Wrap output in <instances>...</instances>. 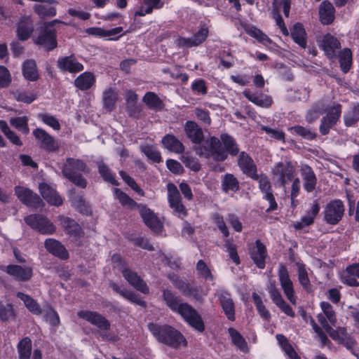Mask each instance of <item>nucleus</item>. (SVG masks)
<instances>
[{
	"instance_id": "nucleus-56",
	"label": "nucleus",
	"mask_w": 359,
	"mask_h": 359,
	"mask_svg": "<svg viewBox=\"0 0 359 359\" xmlns=\"http://www.w3.org/2000/svg\"><path fill=\"white\" fill-rule=\"evenodd\" d=\"M181 161L186 167L190 168L193 171L197 172L201 169V164L194 157L184 154L182 156Z\"/></svg>"
},
{
	"instance_id": "nucleus-16",
	"label": "nucleus",
	"mask_w": 359,
	"mask_h": 359,
	"mask_svg": "<svg viewBox=\"0 0 359 359\" xmlns=\"http://www.w3.org/2000/svg\"><path fill=\"white\" fill-rule=\"evenodd\" d=\"M57 66L61 71L72 74L78 73L83 69V65L74 55L60 57L57 60Z\"/></svg>"
},
{
	"instance_id": "nucleus-62",
	"label": "nucleus",
	"mask_w": 359,
	"mask_h": 359,
	"mask_svg": "<svg viewBox=\"0 0 359 359\" xmlns=\"http://www.w3.org/2000/svg\"><path fill=\"white\" fill-rule=\"evenodd\" d=\"M320 307L330 323L334 325L337 319L332 306L328 302H323L320 304Z\"/></svg>"
},
{
	"instance_id": "nucleus-28",
	"label": "nucleus",
	"mask_w": 359,
	"mask_h": 359,
	"mask_svg": "<svg viewBox=\"0 0 359 359\" xmlns=\"http://www.w3.org/2000/svg\"><path fill=\"white\" fill-rule=\"evenodd\" d=\"M123 276L129 283L130 285L134 287L138 291L143 294H148L149 287L145 282L137 274V273L131 271L130 269L124 273Z\"/></svg>"
},
{
	"instance_id": "nucleus-49",
	"label": "nucleus",
	"mask_w": 359,
	"mask_h": 359,
	"mask_svg": "<svg viewBox=\"0 0 359 359\" xmlns=\"http://www.w3.org/2000/svg\"><path fill=\"white\" fill-rule=\"evenodd\" d=\"M359 121V104L353 105L351 111L344 116V123L346 126H355Z\"/></svg>"
},
{
	"instance_id": "nucleus-32",
	"label": "nucleus",
	"mask_w": 359,
	"mask_h": 359,
	"mask_svg": "<svg viewBox=\"0 0 359 359\" xmlns=\"http://www.w3.org/2000/svg\"><path fill=\"white\" fill-rule=\"evenodd\" d=\"M58 219L62 226L69 235L74 237L80 236L82 232L81 228L75 220L63 215H60Z\"/></svg>"
},
{
	"instance_id": "nucleus-2",
	"label": "nucleus",
	"mask_w": 359,
	"mask_h": 359,
	"mask_svg": "<svg viewBox=\"0 0 359 359\" xmlns=\"http://www.w3.org/2000/svg\"><path fill=\"white\" fill-rule=\"evenodd\" d=\"M148 329L159 342L170 347L177 348L182 344L186 345L184 336L171 326L149 323Z\"/></svg>"
},
{
	"instance_id": "nucleus-19",
	"label": "nucleus",
	"mask_w": 359,
	"mask_h": 359,
	"mask_svg": "<svg viewBox=\"0 0 359 359\" xmlns=\"http://www.w3.org/2000/svg\"><path fill=\"white\" fill-rule=\"evenodd\" d=\"M218 297L221 306L229 320H235V305L229 293L221 290L218 292Z\"/></svg>"
},
{
	"instance_id": "nucleus-24",
	"label": "nucleus",
	"mask_w": 359,
	"mask_h": 359,
	"mask_svg": "<svg viewBox=\"0 0 359 359\" xmlns=\"http://www.w3.org/2000/svg\"><path fill=\"white\" fill-rule=\"evenodd\" d=\"M39 190L43 198L50 204L59 206L62 204V199L57 192L46 183L40 184Z\"/></svg>"
},
{
	"instance_id": "nucleus-63",
	"label": "nucleus",
	"mask_w": 359,
	"mask_h": 359,
	"mask_svg": "<svg viewBox=\"0 0 359 359\" xmlns=\"http://www.w3.org/2000/svg\"><path fill=\"white\" fill-rule=\"evenodd\" d=\"M143 102H145L150 108H156L161 104L158 97L152 92L147 93L143 97Z\"/></svg>"
},
{
	"instance_id": "nucleus-1",
	"label": "nucleus",
	"mask_w": 359,
	"mask_h": 359,
	"mask_svg": "<svg viewBox=\"0 0 359 359\" xmlns=\"http://www.w3.org/2000/svg\"><path fill=\"white\" fill-rule=\"evenodd\" d=\"M196 154L200 156L209 158H212L216 161H224L229 154L236 156L239 149L234 139L227 134L221 135V141L215 137L210 138L209 143L196 146L194 148Z\"/></svg>"
},
{
	"instance_id": "nucleus-26",
	"label": "nucleus",
	"mask_w": 359,
	"mask_h": 359,
	"mask_svg": "<svg viewBox=\"0 0 359 359\" xmlns=\"http://www.w3.org/2000/svg\"><path fill=\"white\" fill-rule=\"evenodd\" d=\"M109 286L114 291L119 294L121 296H122L127 300L133 303H135L137 305H140L141 306H146V302L143 299H142V298L138 294H135V292L128 290L126 288H122L114 282H111L109 283Z\"/></svg>"
},
{
	"instance_id": "nucleus-6",
	"label": "nucleus",
	"mask_w": 359,
	"mask_h": 359,
	"mask_svg": "<svg viewBox=\"0 0 359 359\" xmlns=\"http://www.w3.org/2000/svg\"><path fill=\"white\" fill-rule=\"evenodd\" d=\"M177 313L180 314L190 326L198 332H203L205 330V325L201 316L190 304L184 302Z\"/></svg>"
},
{
	"instance_id": "nucleus-17",
	"label": "nucleus",
	"mask_w": 359,
	"mask_h": 359,
	"mask_svg": "<svg viewBox=\"0 0 359 359\" xmlns=\"http://www.w3.org/2000/svg\"><path fill=\"white\" fill-rule=\"evenodd\" d=\"M300 173L303 180L304 189L307 192H312L316 187L317 178L313 169L306 164L300 167Z\"/></svg>"
},
{
	"instance_id": "nucleus-36",
	"label": "nucleus",
	"mask_w": 359,
	"mask_h": 359,
	"mask_svg": "<svg viewBox=\"0 0 359 359\" xmlns=\"http://www.w3.org/2000/svg\"><path fill=\"white\" fill-rule=\"evenodd\" d=\"M222 189L226 194L235 193L240 189L239 182L233 174L227 173L222 177Z\"/></svg>"
},
{
	"instance_id": "nucleus-11",
	"label": "nucleus",
	"mask_w": 359,
	"mask_h": 359,
	"mask_svg": "<svg viewBox=\"0 0 359 359\" xmlns=\"http://www.w3.org/2000/svg\"><path fill=\"white\" fill-rule=\"evenodd\" d=\"M137 209L144 224L153 231L156 233L161 232L163 224L153 210L143 204H140Z\"/></svg>"
},
{
	"instance_id": "nucleus-21",
	"label": "nucleus",
	"mask_w": 359,
	"mask_h": 359,
	"mask_svg": "<svg viewBox=\"0 0 359 359\" xmlns=\"http://www.w3.org/2000/svg\"><path fill=\"white\" fill-rule=\"evenodd\" d=\"M320 47L329 58H333L336 55V50L341 48V43L336 37L327 34L323 38Z\"/></svg>"
},
{
	"instance_id": "nucleus-37",
	"label": "nucleus",
	"mask_w": 359,
	"mask_h": 359,
	"mask_svg": "<svg viewBox=\"0 0 359 359\" xmlns=\"http://www.w3.org/2000/svg\"><path fill=\"white\" fill-rule=\"evenodd\" d=\"M95 81V78L91 72H86L79 75L74 81V85L81 90L91 88Z\"/></svg>"
},
{
	"instance_id": "nucleus-51",
	"label": "nucleus",
	"mask_w": 359,
	"mask_h": 359,
	"mask_svg": "<svg viewBox=\"0 0 359 359\" xmlns=\"http://www.w3.org/2000/svg\"><path fill=\"white\" fill-rule=\"evenodd\" d=\"M13 97L18 102L30 104L36 99V95L27 93L21 90H15L11 92Z\"/></svg>"
},
{
	"instance_id": "nucleus-25",
	"label": "nucleus",
	"mask_w": 359,
	"mask_h": 359,
	"mask_svg": "<svg viewBox=\"0 0 359 359\" xmlns=\"http://www.w3.org/2000/svg\"><path fill=\"white\" fill-rule=\"evenodd\" d=\"M320 205L317 201H314L311 208L306 211L305 215L302 218L301 221L296 222L294 226L296 229H302L305 226H308L314 222V219L319 213Z\"/></svg>"
},
{
	"instance_id": "nucleus-9",
	"label": "nucleus",
	"mask_w": 359,
	"mask_h": 359,
	"mask_svg": "<svg viewBox=\"0 0 359 359\" xmlns=\"http://www.w3.org/2000/svg\"><path fill=\"white\" fill-rule=\"evenodd\" d=\"M33 135L37 141L39 147L48 152H56L59 150L58 141L42 128L33 130Z\"/></svg>"
},
{
	"instance_id": "nucleus-23",
	"label": "nucleus",
	"mask_w": 359,
	"mask_h": 359,
	"mask_svg": "<svg viewBox=\"0 0 359 359\" xmlns=\"http://www.w3.org/2000/svg\"><path fill=\"white\" fill-rule=\"evenodd\" d=\"M208 35V29L202 27L191 38H180L178 45L180 46L192 47L201 44Z\"/></svg>"
},
{
	"instance_id": "nucleus-57",
	"label": "nucleus",
	"mask_w": 359,
	"mask_h": 359,
	"mask_svg": "<svg viewBox=\"0 0 359 359\" xmlns=\"http://www.w3.org/2000/svg\"><path fill=\"white\" fill-rule=\"evenodd\" d=\"M98 170L100 175L103 177V179L112 184L116 185V181L113 176L112 173L111 172V170L109 169V168L104 163H100L98 165Z\"/></svg>"
},
{
	"instance_id": "nucleus-13",
	"label": "nucleus",
	"mask_w": 359,
	"mask_h": 359,
	"mask_svg": "<svg viewBox=\"0 0 359 359\" xmlns=\"http://www.w3.org/2000/svg\"><path fill=\"white\" fill-rule=\"evenodd\" d=\"M15 193L18 199L29 207L39 208L43 203L41 198L29 189L16 187L15 188Z\"/></svg>"
},
{
	"instance_id": "nucleus-52",
	"label": "nucleus",
	"mask_w": 359,
	"mask_h": 359,
	"mask_svg": "<svg viewBox=\"0 0 359 359\" xmlns=\"http://www.w3.org/2000/svg\"><path fill=\"white\" fill-rule=\"evenodd\" d=\"M252 299L255 304L256 308L260 316L266 320H269L271 318L269 311L264 305L261 297L257 294H252Z\"/></svg>"
},
{
	"instance_id": "nucleus-10",
	"label": "nucleus",
	"mask_w": 359,
	"mask_h": 359,
	"mask_svg": "<svg viewBox=\"0 0 359 359\" xmlns=\"http://www.w3.org/2000/svg\"><path fill=\"white\" fill-rule=\"evenodd\" d=\"M251 178L258 181L259 187L262 193L264 194V199L268 201L270 204L269 207L266 209V212H271L276 210L278 205L273 194L271 182L268 177L264 174L259 175L256 173V176Z\"/></svg>"
},
{
	"instance_id": "nucleus-50",
	"label": "nucleus",
	"mask_w": 359,
	"mask_h": 359,
	"mask_svg": "<svg viewBox=\"0 0 359 359\" xmlns=\"http://www.w3.org/2000/svg\"><path fill=\"white\" fill-rule=\"evenodd\" d=\"M298 279L301 285L307 292H311L312 291V287L310 283L308 273L304 265H300L298 267Z\"/></svg>"
},
{
	"instance_id": "nucleus-33",
	"label": "nucleus",
	"mask_w": 359,
	"mask_h": 359,
	"mask_svg": "<svg viewBox=\"0 0 359 359\" xmlns=\"http://www.w3.org/2000/svg\"><path fill=\"white\" fill-rule=\"evenodd\" d=\"M251 258L259 269L265 267V259L267 256L265 245L260 241H256V248L251 252Z\"/></svg>"
},
{
	"instance_id": "nucleus-35",
	"label": "nucleus",
	"mask_w": 359,
	"mask_h": 359,
	"mask_svg": "<svg viewBox=\"0 0 359 359\" xmlns=\"http://www.w3.org/2000/svg\"><path fill=\"white\" fill-rule=\"evenodd\" d=\"M243 94L249 101L261 107L269 108L273 104L272 97L268 95L260 94L257 95L249 90H245Z\"/></svg>"
},
{
	"instance_id": "nucleus-59",
	"label": "nucleus",
	"mask_w": 359,
	"mask_h": 359,
	"mask_svg": "<svg viewBox=\"0 0 359 359\" xmlns=\"http://www.w3.org/2000/svg\"><path fill=\"white\" fill-rule=\"evenodd\" d=\"M34 10L41 17L54 16L55 15V9L50 6L36 4L34 6Z\"/></svg>"
},
{
	"instance_id": "nucleus-39",
	"label": "nucleus",
	"mask_w": 359,
	"mask_h": 359,
	"mask_svg": "<svg viewBox=\"0 0 359 359\" xmlns=\"http://www.w3.org/2000/svg\"><path fill=\"white\" fill-rule=\"evenodd\" d=\"M22 74L25 78L29 81H34L39 78L36 65L34 60H26L22 65Z\"/></svg>"
},
{
	"instance_id": "nucleus-42",
	"label": "nucleus",
	"mask_w": 359,
	"mask_h": 359,
	"mask_svg": "<svg viewBox=\"0 0 359 359\" xmlns=\"http://www.w3.org/2000/svg\"><path fill=\"white\" fill-rule=\"evenodd\" d=\"M33 32V25L29 19L22 20L18 26L17 34L20 40L27 39Z\"/></svg>"
},
{
	"instance_id": "nucleus-34",
	"label": "nucleus",
	"mask_w": 359,
	"mask_h": 359,
	"mask_svg": "<svg viewBox=\"0 0 359 359\" xmlns=\"http://www.w3.org/2000/svg\"><path fill=\"white\" fill-rule=\"evenodd\" d=\"M320 21L324 25L332 23L334 19V8L333 5L327 1H323L319 6Z\"/></svg>"
},
{
	"instance_id": "nucleus-29",
	"label": "nucleus",
	"mask_w": 359,
	"mask_h": 359,
	"mask_svg": "<svg viewBox=\"0 0 359 359\" xmlns=\"http://www.w3.org/2000/svg\"><path fill=\"white\" fill-rule=\"evenodd\" d=\"M162 298L165 305L175 313H177L184 302L180 297L176 295L172 290L168 289L163 290Z\"/></svg>"
},
{
	"instance_id": "nucleus-4",
	"label": "nucleus",
	"mask_w": 359,
	"mask_h": 359,
	"mask_svg": "<svg viewBox=\"0 0 359 359\" xmlns=\"http://www.w3.org/2000/svg\"><path fill=\"white\" fill-rule=\"evenodd\" d=\"M344 211V205L341 200L331 201L325 206L323 219L328 224L335 225L341 220Z\"/></svg>"
},
{
	"instance_id": "nucleus-61",
	"label": "nucleus",
	"mask_w": 359,
	"mask_h": 359,
	"mask_svg": "<svg viewBox=\"0 0 359 359\" xmlns=\"http://www.w3.org/2000/svg\"><path fill=\"white\" fill-rule=\"evenodd\" d=\"M111 262L114 268L119 270L122 275H123L124 273H126L129 269L127 263L122 259L119 255H114L111 257Z\"/></svg>"
},
{
	"instance_id": "nucleus-15",
	"label": "nucleus",
	"mask_w": 359,
	"mask_h": 359,
	"mask_svg": "<svg viewBox=\"0 0 359 359\" xmlns=\"http://www.w3.org/2000/svg\"><path fill=\"white\" fill-rule=\"evenodd\" d=\"M3 270L18 281H27L30 280L33 276V270L30 266L10 264L4 266Z\"/></svg>"
},
{
	"instance_id": "nucleus-18",
	"label": "nucleus",
	"mask_w": 359,
	"mask_h": 359,
	"mask_svg": "<svg viewBox=\"0 0 359 359\" xmlns=\"http://www.w3.org/2000/svg\"><path fill=\"white\" fill-rule=\"evenodd\" d=\"M49 25L41 32L36 39V43L43 46L47 50H51L57 46L55 29L49 28Z\"/></svg>"
},
{
	"instance_id": "nucleus-47",
	"label": "nucleus",
	"mask_w": 359,
	"mask_h": 359,
	"mask_svg": "<svg viewBox=\"0 0 359 359\" xmlns=\"http://www.w3.org/2000/svg\"><path fill=\"white\" fill-rule=\"evenodd\" d=\"M229 333L231 337L233 344H235L243 353L249 351L248 344L245 339L241 334L235 329L231 327L229 329Z\"/></svg>"
},
{
	"instance_id": "nucleus-12",
	"label": "nucleus",
	"mask_w": 359,
	"mask_h": 359,
	"mask_svg": "<svg viewBox=\"0 0 359 359\" xmlns=\"http://www.w3.org/2000/svg\"><path fill=\"white\" fill-rule=\"evenodd\" d=\"M77 315L80 318L86 320L101 330H108L110 329L111 325L109 321L98 312L80 311L78 312Z\"/></svg>"
},
{
	"instance_id": "nucleus-46",
	"label": "nucleus",
	"mask_w": 359,
	"mask_h": 359,
	"mask_svg": "<svg viewBox=\"0 0 359 359\" xmlns=\"http://www.w3.org/2000/svg\"><path fill=\"white\" fill-rule=\"evenodd\" d=\"M341 335H344V337L339 344L344 345L348 350L351 351V353L358 359H359V351L355 348L356 341L353 337L348 335L346 328H341Z\"/></svg>"
},
{
	"instance_id": "nucleus-44",
	"label": "nucleus",
	"mask_w": 359,
	"mask_h": 359,
	"mask_svg": "<svg viewBox=\"0 0 359 359\" xmlns=\"http://www.w3.org/2000/svg\"><path fill=\"white\" fill-rule=\"evenodd\" d=\"M339 64L341 71L347 73L352 65V53L349 48H344L339 53Z\"/></svg>"
},
{
	"instance_id": "nucleus-38",
	"label": "nucleus",
	"mask_w": 359,
	"mask_h": 359,
	"mask_svg": "<svg viewBox=\"0 0 359 359\" xmlns=\"http://www.w3.org/2000/svg\"><path fill=\"white\" fill-rule=\"evenodd\" d=\"M162 143L166 149L172 152L180 154L184 150L182 143L172 135H165L162 140Z\"/></svg>"
},
{
	"instance_id": "nucleus-14",
	"label": "nucleus",
	"mask_w": 359,
	"mask_h": 359,
	"mask_svg": "<svg viewBox=\"0 0 359 359\" xmlns=\"http://www.w3.org/2000/svg\"><path fill=\"white\" fill-rule=\"evenodd\" d=\"M278 278L283 292L287 299L292 304H296V297L294 294L293 283L290 278L287 268L281 264L278 270Z\"/></svg>"
},
{
	"instance_id": "nucleus-58",
	"label": "nucleus",
	"mask_w": 359,
	"mask_h": 359,
	"mask_svg": "<svg viewBox=\"0 0 359 359\" xmlns=\"http://www.w3.org/2000/svg\"><path fill=\"white\" fill-rule=\"evenodd\" d=\"M14 318V310L11 304L0 305V318L3 321H7Z\"/></svg>"
},
{
	"instance_id": "nucleus-64",
	"label": "nucleus",
	"mask_w": 359,
	"mask_h": 359,
	"mask_svg": "<svg viewBox=\"0 0 359 359\" xmlns=\"http://www.w3.org/2000/svg\"><path fill=\"white\" fill-rule=\"evenodd\" d=\"M248 33L250 36L257 39L259 42L266 44L267 43H271V40L260 29H257L256 27H251Z\"/></svg>"
},
{
	"instance_id": "nucleus-55",
	"label": "nucleus",
	"mask_w": 359,
	"mask_h": 359,
	"mask_svg": "<svg viewBox=\"0 0 359 359\" xmlns=\"http://www.w3.org/2000/svg\"><path fill=\"white\" fill-rule=\"evenodd\" d=\"M120 175L121 176L123 181L137 194L140 196H144V191L138 186V184L135 182L134 179H133L130 176H129L127 173L123 171L119 172Z\"/></svg>"
},
{
	"instance_id": "nucleus-5",
	"label": "nucleus",
	"mask_w": 359,
	"mask_h": 359,
	"mask_svg": "<svg viewBox=\"0 0 359 359\" xmlns=\"http://www.w3.org/2000/svg\"><path fill=\"white\" fill-rule=\"evenodd\" d=\"M25 223L41 234H53L55 226L46 217L39 214L30 215L25 217Z\"/></svg>"
},
{
	"instance_id": "nucleus-40",
	"label": "nucleus",
	"mask_w": 359,
	"mask_h": 359,
	"mask_svg": "<svg viewBox=\"0 0 359 359\" xmlns=\"http://www.w3.org/2000/svg\"><path fill=\"white\" fill-rule=\"evenodd\" d=\"M114 194L123 207H127L130 210H135L140 205V204L136 203L128 195L118 188L114 189Z\"/></svg>"
},
{
	"instance_id": "nucleus-27",
	"label": "nucleus",
	"mask_w": 359,
	"mask_h": 359,
	"mask_svg": "<svg viewBox=\"0 0 359 359\" xmlns=\"http://www.w3.org/2000/svg\"><path fill=\"white\" fill-rule=\"evenodd\" d=\"M46 249L51 254L62 259L69 257V253L58 241L53 238H47L44 242Z\"/></svg>"
},
{
	"instance_id": "nucleus-41",
	"label": "nucleus",
	"mask_w": 359,
	"mask_h": 359,
	"mask_svg": "<svg viewBox=\"0 0 359 359\" xmlns=\"http://www.w3.org/2000/svg\"><path fill=\"white\" fill-rule=\"evenodd\" d=\"M17 297L23 301L25 305L27 308V309L32 312L34 315H40L41 313V309L39 306V304L30 296L22 293V292H18Z\"/></svg>"
},
{
	"instance_id": "nucleus-7",
	"label": "nucleus",
	"mask_w": 359,
	"mask_h": 359,
	"mask_svg": "<svg viewBox=\"0 0 359 359\" xmlns=\"http://www.w3.org/2000/svg\"><path fill=\"white\" fill-rule=\"evenodd\" d=\"M272 173L274 179L285 188L294 177V168L289 161L279 162L273 167Z\"/></svg>"
},
{
	"instance_id": "nucleus-30",
	"label": "nucleus",
	"mask_w": 359,
	"mask_h": 359,
	"mask_svg": "<svg viewBox=\"0 0 359 359\" xmlns=\"http://www.w3.org/2000/svg\"><path fill=\"white\" fill-rule=\"evenodd\" d=\"M118 97V94L115 89L111 87L105 89L102 97L104 109L108 112L113 111L116 108Z\"/></svg>"
},
{
	"instance_id": "nucleus-3",
	"label": "nucleus",
	"mask_w": 359,
	"mask_h": 359,
	"mask_svg": "<svg viewBox=\"0 0 359 359\" xmlns=\"http://www.w3.org/2000/svg\"><path fill=\"white\" fill-rule=\"evenodd\" d=\"M86 164L80 159L68 158L62 168L63 175L77 187L85 188L87 182L81 174L86 169Z\"/></svg>"
},
{
	"instance_id": "nucleus-31",
	"label": "nucleus",
	"mask_w": 359,
	"mask_h": 359,
	"mask_svg": "<svg viewBox=\"0 0 359 359\" xmlns=\"http://www.w3.org/2000/svg\"><path fill=\"white\" fill-rule=\"evenodd\" d=\"M126 111L130 116L137 117L140 112V107L137 105V95L132 90H127L125 93Z\"/></svg>"
},
{
	"instance_id": "nucleus-60",
	"label": "nucleus",
	"mask_w": 359,
	"mask_h": 359,
	"mask_svg": "<svg viewBox=\"0 0 359 359\" xmlns=\"http://www.w3.org/2000/svg\"><path fill=\"white\" fill-rule=\"evenodd\" d=\"M38 117L46 125L53 128L54 130H60V124L59 121L54 117L53 116L46 114H40Z\"/></svg>"
},
{
	"instance_id": "nucleus-45",
	"label": "nucleus",
	"mask_w": 359,
	"mask_h": 359,
	"mask_svg": "<svg viewBox=\"0 0 359 359\" xmlns=\"http://www.w3.org/2000/svg\"><path fill=\"white\" fill-rule=\"evenodd\" d=\"M20 359H29L32 353V341L29 337L23 338L18 344Z\"/></svg>"
},
{
	"instance_id": "nucleus-53",
	"label": "nucleus",
	"mask_w": 359,
	"mask_h": 359,
	"mask_svg": "<svg viewBox=\"0 0 359 359\" xmlns=\"http://www.w3.org/2000/svg\"><path fill=\"white\" fill-rule=\"evenodd\" d=\"M290 130L299 136L303 137L306 140H313L316 137V133L312 131L310 128H306L301 126H295L291 127Z\"/></svg>"
},
{
	"instance_id": "nucleus-22",
	"label": "nucleus",
	"mask_w": 359,
	"mask_h": 359,
	"mask_svg": "<svg viewBox=\"0 0 359 359\" xmlns=\"http://www.w3.org/2000/svg\"><path fill=\"white\" fill-rule=\"evenodd\" d=\"M184 131L187 137L194 144H200L204 139L202 128L194 121H187Z\"/></svg>"
},
{
	"instance_id": "nucleus-20",
	"label": "nucleus",
	"mask_w": 359,
	"mask_h": 359,
	"mask_svg": "<svg viewBox=\"0 0 359 359\" xmlns=\"http://www.w3.org/2000/svg\"><path fill=\"white\" fill-rule=\"evenodd\" d=\"M238 164L245 175L250 177H255L256 176L257 167L252 158L245 151H242L239 154Z\"/></svg>"
},
{
	"instance_id": "nucleus-54",
	"label": "nucleus",
	"mask_w": 359,
	"mask_h": 359,
	"mask_svg": "<svg viewBox=\"0 0 359 359\" xmlns=\"http://www.w3.org/2000/svg\"><path fill=\"white\" fill-rule=\"evenodd\" d=\"M169 278L173 285L178 289L182 294L185 295L189 291L191 285L182 279H180L175 274L170 275Z\"/></svg>"
},
{
	"instance_id": "nucleus-43",
	"label": "nucleus",
	"mask_w": 359,
	"mask_h": 359,
	"mask_svg": "<svg viewBox=\"0 0 359 359\" xmlns=\"http://www.w3.org/2000/svg\"><path fill=\"white\" fill-rule=\"evenodd\" d=\"M291 35L295 43L299 45L302 48H306V32L302 24L297 23L294 25Z\"/></svg>"
},
{
	"instance_id": "nucleus-8",
	"label": "nucleus",
	"mask_w": 359,
	"mask_h": 359,
	"mask_svg": "<svg viewBox=\"0 0 359 359\" xmlns=\"http://www.w3.org/2000/svg\"><path fill=\"white\" fill-rule=\"evenodd\" d=\"M168 199L170 207L180 218L187 215V210L182 203V197L177 187L171 183L168 184Z\"/></svg>"
},
{
	"instance_id": "nucleus-48",
	"label": "nucleus",
	"mask_w": 359,
	"mask_h": 359,
	"mask_svg": "<svg viewBox=\"0 0 359 359\" xmlns=\"http://www.w3.org/2000/svg\"><path fill=\"white\" fill-rule=\"evenodd\" d=\"M10 123L25 135H27L29 133L28 118L27 116L11 118L10 119Z\"/></svg>"
}]
</instances>
